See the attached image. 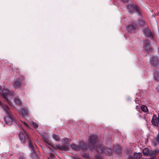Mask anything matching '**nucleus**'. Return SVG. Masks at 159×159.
I'll return each mask as SVG.
<instances>
[{
    "label": "nucleus",
    "mask_w": 159,
    "mask_h": 159,
    "mask_svg": "<svg viewBox=\"0 0 159 159\" xmlns=\"http://www.w3.org/2000/svg\"><path fill=\"white\" fill-rule=\"evenodd\" d=\"M52 137L56 141H59L58 136H57V135L53 134L52 136Z\"/></svg>",
    "instance_id": "obj_22"
},
{
    "label": "nucleus",
    "mask_w": 159,
    "mask_h": 159,
    "mask_svg": "<svg viewBox=\"0 0 159 159\" xmlns=\"http://www.w3.org/2000/svg\"><path fill=\"white\" fill-rule=\"evenodd\" d=\"M96 135H91L89 137V143H86L85 145L80 143V146H79L78 145L73 144L70 145V147L72 150L75 151H78L81 149H85L86 148H92L93 147L94 143L96 142Z\"/></svg>",
    "instance_id": "obj_2"
},
{
    "label": "nucleus",
    "mask_w": 159,
    "mask_h": 159,
    "mask_svg": "<svg viewBox=\"0 0 159 159\" xmlns=\"http://www.w3.org/2000/svg\"><path fill=\"white\" fill-rule=\"evenodd\" d=\"M29 111L28 108H25V109L21 108L18 110L19 114L20 115H22L24 117H27L28 116V112Z\"/></svg>",
    "instance_id": "obj_10"
},
{
    "label": "nucleus",
    "mask_w": 159,
    "mask_h": 159,
    "mask_svg": "<svg viewBox=\"0 0 159 159\" xmlns=\"http://www.w3.org/2000/svg\"><path fill=\"white\" fill-rule=\"evenodd\" d=\"M2 108L5 112L7 116L4 118L5 122L7 124L10 125L12 122H15L11 115V112L9 107L6 104H3L0 101V109Z\"/></svg>",
    "instance_id": "obj_3"
},
{
    "label": "nucleus",
    "mask_w": 159,
    "mask_h": 159,
    "mask_svg": "<svg viewBox=\"0 0 159 159\" xmlns=\"http://www.w3.org/2000/svg\"><path fill=\"white\" fill-rule=\"evenodd\" d=\"M31 124L36 129L38 127V125L37 123H35L34 122H32L31 123Z\"/></svg>",
    "instance_id": "obj_23"
},
{
    "label": "nucleus",
    "mask_w": 159,
    "mask_h": 159,
    "mask_svg": "<svg viewBox=\"0 0 159 159\" xmlns=\"http://www.w3.org/2000/svg\"><path fill=\"white\" fill-rule=\"evenodd\" d=\"M159 119L158 120L156 118L153 117L152 120V125L155 126H157L158 125Z\"/></svg>",
    "instance_id": "obj_15"
},
{
    "label": "nucleus",
    "mask_w": 159,
    "mask_h": 159,
    "mask_svg": "<svg viewBox=\"0 0 159 159\" xmlns=\"http://www.w3.org/2000/svg\"><path fill=\"white\" fill-rule=\"evenodd\" d=\"M147 31L146 30H145L143 31V33L144 34H147L148 35V34H147Z\"/></svg>",
    "instance_id": "obj_28"
},
{
    "label": "nucleus",
    "mask_w": 159,
    "mask_h": 159,
    "mask_svg": "<svg viewBox=\"0 0 159 159\" xmlns=\"http://www.w3.org/2000/svg\"><path fill=\"white\" fill-rule=\"evenodd\" d=\"M113 149L114 150L117 152H119L120 150V148L118 145L115 146H113Z\"/></svg>",
    "instance_id": "obj_20"
},
{
    "label": "nucleus",
    "mask_w": 159,
    "mask_h": 159,
    "mask_svg": "<svg viewBox=\"0 0 159 159\" xmlns=\"http://www.w3.org/2000/svg\"><path fill=\"white\" fill-rule=\"evenodd\" d=\"M44 141L47 143V146L49 148H50L51 145L50 144V141L48 138L46 136H44L43 137Z\"/></svg>",
    "instance_id": "obj_16"
},
{
    "label": "nucleus",
    "mask_w": 159,
    "mask_h": 159,
    "mask_svg": "<svg viewBox=\"0 0 159 159\" xmlns=\"http://www.w3.org/2000/svg\"><path fill=\"white\" fill-rule=\"evenodd\" d=\"M95 135L96 136V142L94 143L93 147L92 148H94V149L98 152H103L108 154H111V151L110 149L107 148H103L101 145L95 146L97 138V136L96 135Z\"/></svg>",
    "instance_id": "obj_4"
},
{
    "label": "nucleus",
    "mask_w": 159,
    "mask_h": 159,
    "mask_svg": "<svg viewBox=\"0 0 159 159\" xmlns=\"http://www.w3.org/2000/svg\"><path fill=\"white\" fill-rule=\"evenodd\" d=\"M136 25L135 24H133L132 25L126 26L127 30L130 32H133L136 28Z\"/></svg>",
    "instance_id": "obj_13"
},
{
    "label": "nucleus",
    "mask_w": 159,
    "mask_h": 159,
    "mask_svg": "<svg viewBox=\"0 0 159 159\" xmlns=\"http://www.w3.org/2000/svg\"><path fill=\"white\" fill-rule=\"evenodd\" d=\"M62 143L63 144H66V145L68 144V139L67 138H64L63 139Z\"/></svg>",
    "instance_id": "obj_24"
},
{
    "label": "nucleus",
    "mask_w": 159,
    "mask_h": 159,
    "mask_svg": "<svg viewBox=\"0 0 159 159\" xmlns=\"http://www.w3.org/2000/svg\"><path fill=\"white\" fill-rule=\"evenodd\" d=\"M138 24L140 25H143L145 24V22L144 20L142 19L139 20L138 21Z\"/></svg>",
    "instance_id": "obj_19"
},
{
    "label": "nucleus",
    "mask_w": 159,
    "mask_h": 159,
    "mask_svg": "<svg viewBox=\"0 0 159 159\" xmlns=\"http://www.w3.org/2000/svg\"><path fill=\"white\" fill-rule=\"evenodd\" d=\"M153 77L155 80L159 81V72L157 71H155L153 73ZM157 92L159 93V87L156 88Z\"/></svg>",
    "instance_id": "obj_11"
},
{
    "label": "nucleus",
    "mask_w": 159,
    "mask_h": 159,
    "mask_svg": "<svg viewBox=\"0 0 159 159\" xmlns=\"http://www.w3.org/2000/svg\"><path fill=\"white\" fill-rule=\"evenodd\" d=\"M157 142L159 143V133L157 135Z\"/></svg>",
    "instance_id": "obj_27"
},
{
    "label": "nucleus",
    "mask_w": 159,
    "mask_h": 159,
    "mask_svg": "<svg viewBox=\"0 0 159 159\" xmlns=\"http://www.w3.org/2000/svg\"><path fill=\"white\" fill-rule=\"evenodd\" d=\"M127 8L128 11L129 13H132L133 11H135L139 15H140V14L141 11L139 8L136 7L132 5L131 6H128Z\"/></svg>",
    "instance_id": "obj_8"
},
{
    "label": "nucleus",
    "mask_w": 159,
    "mask_h": 159,
    "mask_svg": "<svg viewBox=\"0 0 159 159\" xmlns=\"http://www.w3.org/2000/svg\"><path fill=\"white\" fill-rule=\"evenodd\" d=\"M159 152V150H155L154 151L150 150L148 148H145L143 150L144 155L147 156H153Z\"/></svg>",
    "instance_id": "obj_5"
},
{
    "label": "nucleus",
    "mask_w": 159,
    "mask_h": 159,
    "mask_svg": "<svg viewBox=\"0 0 159 159\" xmlns=\"http://www.w3.org/2000/svg\"><path fill=\"white\" fill-rule=\"evenodd\" d=\"M19 136L20 139L22 143H24L26 139L28 140L29 142H31L28 139V134L24 130L20 133Z\"/></svg>",
    "instance_id": "obj_6"
},
{
    "label": "nucleus",
    "mask_w": 159,
    "mask_h": 159,
    "mask_svg": "<svg viewBox=\"0 0 159 159\" xmlns=\"http://www.w3.org/2000/svg\"><path fill=\"white\" fill-rule=\"evenodd\" d=\"M139 117L140 118H141V116H139Z\"/></svg>",
    "instance_id": "obj_33"
},
{
    "label": "nucleus",
    "mask_w": 159,
    "mask_h": 159,
    "mask_svg": "<svg viewBox=\"0 0 159 159\" xmlns=\"http://www.w3.org/2000/svg\"><path fill=\"white\" fill-rule=\"evenodd\" d=\"M2 94L5 101L10 105L13 106L12 102L17 105L20 106L22 104L21 101L18 98H15L10 94V91L8 89L5 88Z\"/></svg>",
    "instance_id": "obj_1"
},
{
    "label": "nucleus",
    "mask_w": 159,
    "mask_h": 159,
    "mask_svg": "<svg viewBox=\"0 0 159 159\" xmlns=\"http://www.w3.org/2000/svg\"><path fill=\"white\" fill-rule=\"evenodd\" d=\"M159 52V49L158 50ZM150 62L152 66H155L159 64V57L152 56L150 58Z\"/></svg>",
    "instance_id": "obj_7"
},
{
    "label": "nucleus",
    "mask_w": 159,
    "mask_h": 159,
    "mask_svg": "<svg viewBox=\"0 0 159 159\" xmlns=\"http://www.w3.org/2000/svg\"><path fill=\"white\" fill-rule=\"evenodd\" d=\"M20 127H21V126H19V127L20 128Z\"/></svg>",
    "instance_id": "obj_34"
},
{
    "label": "nucleus",
    "mask_w": 159,
    "mask_h": 159,
    "mask_svg": "<svg viewBox=\"0 0 159 159\" xmlns=\"http://www.w3.org/2000/svg\"><path fill=\"white\" fill-rule=\"evenodd\" d=\"M19 125H21V126L24 125L26 127L29 128V127L28 125L25 122L23 121H21L19 123Z\"/></svg>",
    "instance_id": "obj_21"
},
{
    "label": "nucleus",
    "mask_w": 159,
    "mask_h": 159,
    "mask_svg": "<svg viewBox=\"0 0 159 159\" xmlns=\"http://www.w3.org/2000/svg\"><path fill=\"white\" fill-rule=\"evenodd\" d=\"M19 159H25V158L23 156H21Z\"/></svg>",
    "instance_id": "obj_30"
},
{
    "label": "nucleus",
    "mask_w": 159,
    "mask_h": 159,
    "mask_svg": "<svg viewBox=\"0 0 159 159\" xmlns=\"http://www.w3.org/2000/svg\"><path fill=\"white\" fill-rule=\"evenodd\" d=\"M141 109L144 112H146L148 111V109L147 106L145 105H142L141 106Z\"/></svg>",
    "instance_id": "obj_17"
},
{
    "label": "nucleus",
    "mask_w": 159,
    "mask_h": 159,
    "mask_svg": "<svg viewBox=\"0 0 159 159\" xmlns=\"http://www.w3.org/2000/svg\"><path fill=\"white\" fill-rule=\"evenodd\" d=\"M154 145L155 146H156V144H154Z\"/></svg>",
    "instance_id": "obj_32"
},
{
    "label": "nucleus",
    "mask_w": 159,
    "mask_h": 159,
    "mask_svg": "<svg viewBox=\"0 0 159 159\" xmlns=\"http://www.w3.org/2000/svg\"><path fill=\"white\" fill-rule=\"evenodd\" d=\"M69 148L68 144L63 145L61 146V149L62 150L66 151L68 150Z\"/></svg>",
    "instance_id": "obj_18"
},
{
    "label": "nucleus",
    "mask_w": 159,
    "mask_h": 159,
    "mask_svg": "<svg viewBox=\"0 0 159 159\" xmlns=\"http://www.w3.org/2000/svg\"><path fill=\"white\" fill-rule=\"evenodd\" d=\"M22 81L20 78H17L15 80L13 84V87L15 89L19 88L21 86Z\"/></svg>",
    "instance_id": "obj_9"
},
{
    "label": "nucleus",
    "mask_w": 159,
    "mask_h": 159,
    "mask_svg": "<svg viewBox=\"0 0 159 159\" xmlns=\"http://www.w3.org/2000/svg\"><path fill=\"white\" fill-rule=\"evenodd\" d=\"M5 88H7V89H8L6 87H4V88H3V89L2 90V86L0 85V93L2 95V92L3 91V90H4L5 89Z\"/></svg>",
    "instance_id": "obj_26"
},
{
    "label": "nucleus",
    "mask_w": 159,
    "mask_h": 159,
    "mask_svg": "<svg viewBox=\"0 0 159 159\" xmlns=\"http://www.w3.org/2000/svg\"><path fill=\"white\" fill-rule=\"evenodd\" d=\"M133 158L132 156H130L129 158H127V159H133Z\"/></svg>",
    "instance_id": "obj_29"
},
{
    "label": "nucleus",
    "mask_w": 159,
    "mask_h": 159,
    "mask_svg": "<svg viewBox=\"0 0 159 159\" xmlns=\"http://www.w3.org/2000/svg\"><path fill=\"white\" fill-rule=\"evenodd\" d=\"M143 48L147 51L149 50L150 45L148 41L145 40L143 41Z\"/></svg>",
    "instance_id": "obj_14"
},
{
    "label": "nucleus",
    "mask_w": 159,
    "mask_h": 159,
    "mask_svg": "<svg viewBox=\"0 0 159 159\" xmlns=\"http://www.w3.org/2000/svg\"><path fill=\"white\" fill-rule=\"evenodd\" d=\"M137 156L136 157V158H139L142 157V154L140 153H138L137 154Z\"/></svg>",
    "instance_id": "obj_25"
},
{
    "label": "nucleus",
    "mask_w": 159,
    "mask_h": 159,
    "mask_svg": "<svg viewBox=\"0 0 159 159\" xmlns=\"http://www.w3.org/2000/svg\"><path fill=\"white\" fill-rule=\"evenodd\" d=\"M29 144V147L31 150V155L32 158L33 159H36L37 157V155L33 149L32 143L31 142H30Z\"/></svg>",
    "instance_id": "obj_12"
},
{
    "label": "nucleus",
    "mask_w": 159,
    "mask_h": 159,
    "mask_svg": "<svg viewBox=\"0 0 159 159\" xmlns=\"http://www.w3.org/2000/svg\"><path fill=\"white\" fill-rule=\"evenodd\" d=\"M123 1H124L125 2H127L128 1V0H122Z\"/></svg>",
    "instance_id": "obj_31"
}]
</instances>
